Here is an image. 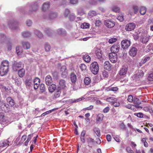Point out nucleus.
Instances as JSON below:
<instances>
[{
  "label": "nucleus",
  "mask_w": 153,
  "mask_h": 153,
  "mask_svg": "<svg viewBox=\"0 0 153 153\" xmlns=\"http://www.w3.org/2000/svg\"><path fill=\"white\" fill-rule=\"evenodd\" d=\"M9 70V62L7 60L2 61L0 67V75L3 76L6 75Z\"/></svg>",
  "instance_id": "f257e3e1"
},
{
  "label": "nucleus",
  "mask_w": 153,
  "mask_h": 153,
  "mask_svg": "<svg viewBox=\"0 0 153 153\" xmlns=\"http://www.w3.org/2000/svg\"><path fill=\"white\" fill-rule=\"evenodd\" d=\"M99 70V65L97 62H94L91 64L90 65V70L93 74H97Z\"/></svg>",
  "instance_id": "f03ea898"
},
{
  "label": "nucleus",
  "mask_w": 153,
  "mask_h": 153,
  "mask_svg": "<svg viewBox=\"0 0 153 153\" xmlns=\"http://www.w3.org/2000/svg\"><path fill=\"white\" fill-rule=\"evenodd\" d=\"M66 83L65 81L63 79H61L59 82V84L58 85V88L60 89H62L63 91V95H65L66 94V90L65 89L66 88Z\"/></svg>",
  "instance_id": "7ed1b4c3"
},
{
  "label": "nucleus",
  "mask_w": 153,
  "mask_h": 153,
  "mask_svg": "<svg viewBox=\"0 0 153 153\" xmlns=\"http://www.w3.org/2000/svg\"><path fill=\"white\" fill-rule=\"evenodd\" d=\"M24 64L21 62H15L13 65V69L14 71H18L20 68H22L24 67Z\"/></svg>",
  "instance_id": "20e7f679"
},
{
  "label": "nucleus",
  "mask_w": 153,
  "mask_h": 153,
  "mask_svg": "<svg viewBox=\"0 0 153 153\" xmlns=\"http://www.w3.org/2000/svg\"><path fill=\"white\" fill-rule=\"evenodd\" d=\"M115 22L111 19H107L104 21V25L108 28L113 27L115 25Z\"/></svg>",
  "instance_id": "39448f33"
},
{
  "label": "nucleus",
  "mask_w": 153,
  "mask_h": 153,
  "mask_svg": "<svg viewBox=\"0 0 153 153\" xmlns=\"http://www.w3.org/2000/svg\"><path fill=\"white\" fill-rule=\"evenodd\" d=\"M121 44L122 48L124 49H126L130 46L131 42L129 40L124 39L122 41Z\"/></svg>",
  "instance_id": "423d86ee"
},
{
  "label": "nucleus",
  "mask_w": 153,
  "mask_h": 153,
  "mask_svg": "<svg viewBox=\"0 0 153 153\" xmlns=\"http://www.w3.org/2000/svg\"><path fill=\"white\" fill-rule=\"evenodd\" d=\"M109 57L110 61L113 63H116L117 60V54L110 53L109 55Z\"/></svg>",
  "instance_id": "0eeeda50"
},
{
  "label": "nucleus",
  "mask_w": 153,
  "mask_h": 153,
  "mask_svg": "<svg viewBox=\"0 0 153 153\" xmlns=\"http://www.w3.org/2000/svg\"><path fill=\"white\" fill-rule=\"evenodd\" d=\"M120 45L119 44H115L113 45L111 48V53L117 54L120 49Z\"/></svg>",
  "instance_id": "6e6552de"
},
{
  "label": "nucleus",
  "mask_w": 153,
  "mask_h": 153,
  "mask_svg": "<svg viewBox=\"0 0 153 153\" xmlns=\"http://www.w3.org/2000/svg\"><path fill=\"white\" fill-rule=\"evenodd\" d=\"M95 49V53L96 56L98 59H100L101 60L102 59V51L100 49L98 48H96Z\"/></svg>",
  "instance_id": "1a4fd4ad"
},
{
  "label": "nucleus",
  "mask_w": 153,
  "mask_h": 153,
  "mask_svg": "<svg viewBox=\"0 0 153 153\" xmlns=\"http://www.w3.org/2000/svg\"><path fill=\"white\" fill-rule=\"evenodd\" d=\"M135 25L134 23H131L126 25L125 29L128 31H131L134 30L135 27Z\"/></svg>",
  "instance_id": "9d476101"
},
{
  "label": "nucleus",
  "mask_w": 153,
  "mask_h": 153,
  "mask_svg": "<svg viewBox=\"0 0 153 153\" xmlns=\"http://www.w3.org/2000/svg\"><path fill=\"white\" fill-rule=\"evenodd\" d=\"M32 79L31 76L27 78L25 81V84L27 88H30L32 85Z\"/></svg>",
  "instance_id": "9b49d317"
},
{
  "label": "nucleus",
  "mask_w": 153,
  "mask_h": 153,
  "mask_svg": "<svg viewBox=\"0 0 153 153\" xmlns=\"http://www.w3.org/2000/svg\"><path fill=\"white\" fill-rule=\"evenodd\" d=\"M128 71V67L126 66H123L120 68L119 74L120 75L125 76Z\"/></svg>",
  "instance_id": "f8f14e48"
},
{
  "label": "nucleus",
  "mask_w": 153,
  "mask_h": 153,
  "mask_svg": "<svg viewBox=\"0 0 153 153\" xmlns=\"http://www.w3.org/2000/svg\"><path fill=\"white\" fill-rule=\"evenodd\" d=\"M9 26L12 29L16 28L18 26V23L14 20L10 21L8 23Z\"/></svg>",
  "instance_id": "ddd939ff"
},
{
  "label": "nucleus",
  "mask_w": 153,
  "mask_h": 153,
  "mask_svg": "<svg viewBox=\"0 0 153 153\" xmlns=\"http://www.w3.org/2000/svg\"><path fill=\"white\" fill-rule=\"evenodd\" d=\"M7 37L4 34H0V43L3 44L7 42Z\"/></svg>",
  "instance_id": "4468645a"
},
{
  "label": "nucleus",
  "mask_w": 153,
  "mask_h": 153,
  "mask_svg": "<svg viewBox=\"0 0 153 153\" xmlns=\"http://www.w3.org/2000/svg\"><path fill=\"white\" fill-rule=\"evenodd\" d=\"M137 53V49L134 47H132L129 51V54L132 56H135Z\"/></svg>",
  "instance_id": "2eb2a0df"
},
{
  "label": "nucleus",
  "mask_w": 153,
  "mask_h": 153,
  "mask_svg": "<svg viewBox=\"0 0 153 153\" xmlns=\"http://www.w3.org/2000/svg\"><path fill=\"white\" fill-rule=\"evenodd\" d=\"M8 105L3 101L0 102V108L3 111H5L7 109Z\"/></svg>",
  "instance_id": "dca6fc26"
},
{
  "label": "nucleus",
  "mask_w": 153,
  "mask_h": 153,
  "mask_svg": "<svg viewBox=\"0 0 153 153\" xmlns=\"http://www.w3.org/2000/svg\"><path fill=\"white\" fill-rule=\"evenodd\" d=\"M6 101L7 102L8 106L13 107L14 105L15 102L14 100L11 97H9L6 99Z\"/></svg>",
  "instance_id": "f3484780"
},
{
  "label": "nucleus",
  "mask_w": 153,
  "mask_h": 153,
  "mask_svg": "<svg viewBox=\"0 0 153 153\" xmlns=\"http://www.w3.org/2000/svg\"><path fill=\"white\" fill-rule=\"evenodd\" d=\"M61 72H62V75L63 76H66L67 74L68 71L65 66L63 65L62 66L60 69Z\"/></svg>",
  "instance_id": "a211bd4d"
},
{
  "label": "nucleus",
  "mask_w": 153,
  "mask_h": 153,
  "mask_svg": "<svg viewBox=\"0 0 153 153\" xmlns=\"http://www.w3.org/2000/svg\"><path fill=\"white\" fill-rule=\"evenodd\" d=\"M0 118V120L1 124H6L7 123L8 121L7 118L6 116L1 115Z\"/></svg>",
  "instance_id": "6ab92c4d"
},
{
  "label": "nucleus",
  "mask_w": 153,
  "mask_h": 153,
  "mask_svg": "<svg viewBox=\"0 0 153 153\" xmlns=\"http://www.w3.org/2000/svg\"><path fill=\"white\" fill-rule=\"evenodd\" d=\"M22 44L23 47L25 49H28L30 47V44L28 42L23 41L22 42Z\"/></svg>",
  "instance_id": "aec40b11"
},
{
  "label": "nucleus",
  "mask_w": 153,
  "mask_h": 153,
  "mask_svg": "<svg viewBox=\"0 0 153 153\" xmlns=\"http://www.w3.org/2000/svg\"><path fill=\"white\" fill-rule=\"evenodd\" d=\"M57 15V13L56 12L51 13L48 17H46L45 16L43 17V18L45 19H47L48 18L50 19H53L56 17Z\"/></svg>",
  "instance_id": "412c9836"
},
{
  "label": "nucleus",
  "mask_w": 153,
  "mask_h": 153,
  "mask_svg": "<svg viewBox=\"0 0 153 153\" xmlns=\"http://www.w3.org/2000/svg\"><path fill=\"white\" fill-rule=\"evenodd\" d=\"M149 38L144 35V34L142 35L140 39V41L143 43H146L148 42Z\"/></svg>",
  "instance_id": "4be33fe9"
},
{
  "label": "nucleus",
  "mask_w": 153,
  "mask_h": 153,
  "mask_svg": "<svg viewBox=\"0 0 153 153\" xmlns=\"http://www.w3.org/2000/svg\"><path fill=\"white\" fill-rule=\"evenodd\" d=\"M45 82L46 84L48 85H50L52 82V79L51 76L48 75L45 78Z\"/></svg>",
  "instance_id": "5701e85b"
},
{
  "label": "nucleus",
  "mask_w": 153,
  "mask_h": 153,
  "mask_svg": "<svg viewBox=\"0 0 153 153\" xmlns=\"http://www.w3.org/2000/svg\"><path fill=\"white\" fill-rule=\"evenodd\" d=\"M70 79L72 83H74L76 82L77 80L76 76L75 74L72 73L70 75Z\"/></svg>",
  "instance_id": "b1692460"
},
{
  "label": "nucleus",
  "mask_w": 153,
  "mask_h": 153,
  "mask_svg": "<svg viewBox=\"0 0 153 153\" xmlns=\"http://www.w3.org/2000/svg\"><path fill=\"white\" fill-rule=\"evenodd\" d=\"M104 67L105 69L110 71L111 69V65L108 61H105L104 64Z\"/></svg>",
  "instance_id": "393cba45"
},
{
  "label": "nucleus",
  "mask_w": 153,
  "mask_h": 153,
  "mask_svg": "<svg viewBox=\"0 0 153 153\" xmlns=\"http://www.w3.org/2000/svg\"><path fill=\"white\" fill-rule=\"evenodd\" d=\"M147 8L145 7L141 6L140 7L139 11L141 15H144L146 13Z\"/></svg>",
  "instance_id": "a878e982"
},
{
  "label": "nucleus",
  "mask_w": 153,
  "mask_h": 153,
  "mask_svg": "<svg viewBox=\"0 0 153 153\" xmlns=\"http://www.w3.org/2000/svg\"><path fill=\"white\" fill-rule=\"evenodd\" d=\"M57 33L61 36H64L66 34V32L65 30L62 28H59L57 30Z\"/></svg>",
  "instance_id": "bb28decb"
},
{
  "label": "nucleus",
  "mask_w": 153,
  "mask_h": 153,
  "mask_svg": "<svg viewBox=\"0 0 153 153\" xmlns=\"http://www.w3.org/2000/svg\"><path fill=\"white\" fill-rule=\"evenodd\" d=\"M18 74L20 77H22L25 75V71L23 68L19 69L18 71Z\"/></svg>",
  "instance_id": "cd10ccee"
},
{
  "label": "nucleus",
  "mask_w": 153,
  "mask_h": 153,
  "mask_svg": "<svg viewBox=\"0 0 153 153\" xmlns=\"http://www.w3.org/2000/svg\"><path fill=\"white\" fill-rule=\"evenodd\" d=\"M9 142L7 140H2L0 142V147H3L9 146Z\"/></svg>",
  "instance_id": "c85d7f7f"
},
{
  "label": "nucleus",
  "mask_w": 153,
  "mask_h": 153,
  "mask_svg": "<svg viewBox=\"0 0 153 153\" xmlns=\"http://www.w3.org/2000/svg\"><path fill=\"white\" fill-rule=\"evenodd\" d=\"M50 4L49 2H45L44 3L42 6V10L45 11L46 10L48 9L50 7Z\"/></svg>",
  "instance_id": "c756f323"
},
{
  "label": "nucleus",
  "mask_w": 153,
  "mask_h": 153,
  "mask_svg": "<svg viewBox=\"0 0 153 153\" xmlns=\"http://www.w3.org/2000/svg\"><path fill=\"white\" fill-rule=\"evenodd\" d=\"M134 104H136L135 106L138 108H140V106L138 105L141 103V102L140 100L137 98L134 97Z\"/></svg>",
  "instance_id": "7c9ffc66"
},
{
  "label": "nucleus",
  "mask_w": 153,
  "mask_h": 153,
  "mask_svg": "<svg viewBox=\"0 0 153 153\" xmlns=\"http://www.w3.org/2000/svg\"><path fill=\"white\" fill-rule=\"evenodd\" d=\"M21 35L24 38H27L31 36V33L28 31H25L22 32Z\"/></svg>",
  "instance_id": "2f4dec72"
},
{
  "label": "nucleus",
  "mask_w": 153,
  "mask_h": 153,
  "mask_svg": "<svg viewBox=\"0 0 153 153\" xmlns=\"http://www.w3.org/2000/svg\"><path fill=\"white\" fill-rule=\"evenodd\" d=\"M16 51L17 54L18 55H20L22 53L23 50L21 46L18 45L16 48Z\"/></svg>",
  "instance_id": "473e14b6"
},
{
  "label": "nucleus",
  "mask_w": 153,
  "mask_h": 153,
  "mask_svg": "<svg viewBox=\"0 0 153 153\" xmlns=\"http://www.w3.org/2000/svg\"><path fill=\"white\" fill-rule=\"evenodd\" d=\"M45 85L44 84H41L40 86L39 93L42 94L44 93L45 94Z\"/></svg>",
  "instance_id": "72a5a7b5"
},
{
  "label": "nucleus",
  "mask_w": 153,
  "mask_h": 153,
  "mask_svg": "<svg viewBox=\"0 0 153 153\" xmlns=\"http://www.w3.org/2000/svg\"><path fill=\"white\" fill-rule=\"evenodd\" d=\"M56 89V86L55 84H52L48 88V90L50 92H53Z\"/></svg>",
  "instance_id": "f704fd0d"
},
{
  "label": "nucleus",
  "mask_w": 153,
  "mask_h": 153,
  "mask_svg": "<svg viewBox=\"0 0 153 153\" xmlns=\"http://www.w3.org/2000/svg\"><path fill=\"white\" fill-rule=\"evenodd\" d=\"M83 59L87 62H89L91 60L90 57L88 55L85 54L83 56Z\"/></svg>",
  "instance_id": "c9c22d12"
},
{
  "label": "nucleus",
  "mask_w": 153,
  "mask_h": 153,
  "mask_svg": "<svg viewBox=\"0 0 153 153\" xmlns=\"http://www.w3.org/2000/svg\"><path fill=\"white\" fill-rule=\"evenodd\" d=\"M61 89L57 88L56 91L54 94V97L56 98H58L60 97L61 93Z\"/></svg>",
  "instance_id": "e433bc0d"
},
{
  "label": "nucleus",
  "mask_w": 153,
  "mask_h": 153,
  "mask_svg": "<svg viewBox=\"0 0 153 153\" xmlns=\"http://www.w3.org/2000/svg\"><path fill=\"white\" fill-rule=\"evenodd\" d=\"M34 33L39 38L41 39L43 37V34L39 30H36Z\"/></svg>",
  "instance_id": "4c0bfd02"
},
{
  "label": "nucleus",
  "mask_w": 153,
  "mask_h": 153,
  "mask_svg": "<svg viewBox=\"0 0 153 153\" xmlns=\"http://www.w3.org/2000/svg\"><path fill=\"white\" fill-rule=\"evenodd\" d=\"M97 14V12L95 11L91 10L88 13V16L90 17L96 16Z\"/></svg>",
  "instance_id": "58836bf2"
},
{
  "label": "nucleus",
  "mask_w": 153,
  "mask_h": 153,
  "mask_svg": "<svg viewBox=\"0 0 153 153\" xmlns=\"http://www.w3.org/2000/svg\"><path fill=\"white\" fill-rule=\"evenodd\" d=\"M80 68L82 71L84 72H87V70L86 65L84 64H81L79 66Z\"/></svg>",
  "instance_id": "ea45409f"
},
{
  "label": "nucleus",
  "mask_w": 153,
  "mask_h": 153,
  "mask_svg": "<svg viewBox=\"0 0 153 153\" xmlns=\"http://www.w3.org/2000/svg\"><path fill=\"white\" fill-rule=\"evenodd\" d=\"M104 116L101 114H98L97 116V120L98 122H100L102 121Z\"/></svg>",
  "instance_id": "a19ab883"
},
{
  "label": "nucleus",
  "mask_w": 153,
  "mask_h": 153,
  "mask_svg": "<svg viewBox=\"0 0 153 153\" xmlns=\"http://www.w3.org/2000/svg\"><path fill=\"white\" fill-rule=\"evenodd\" d=\"M90 24L87 23H84L81 25V27L83 29L88 28L89 27Z\"/></svg>",
  "instance_id": "79ce46f5"
},
{
  "label": "nucleus",
  "mask_w": 153,
  "mask_h": 153,
  "mask_svg": "<svg viewBox=\"0 0 153 153\" xmlns=\"http://www.w3.org/2000/svg\"><path fill=\"white\" fill-rule=\"evenodd\" d=\"M44 47L46 51L48 52L50 51L51 48V46L49 44L46 43Z\"/></svg>",
  "instance_id": "37998d69"
},
{
  "label": "nucleus",
  "mask_w": 153,
  "mask_h": 153,
  "mask_svg": "<svg viewBox=\"0 0 153 153\" xmlns=\"http://www.w3.org/2000/svg\"><path fill=\"white\" fill-rule=\"evenodd\" d=\"M132 8L134 11V14H137L138 12L140 7L137 5H134L133 6Z\"/></svg>",
  "instance_id": "c03bdc74"
},
{
  "label": "nucleus",
  "mask_w": 153,
  "mask_h": 153,
  "mask_svg": "<svg viewBox=\"0 0 153 153\" xmlns=\"http://www.w3.org/2000/svg\"><path fill=\"white\" fill-rule=\"evenodd\" d=\"M84 82L85 85H89L91 82V79L90 78L88 77H86L84 79Z\"/></svg>",
  "instance_id": "a18cd8bd"
},
{
  "label": "nucleus",
  "mask_w": 153,
  "mask_h": 153,
  "mask_svg": "<svg viewBox=\"0 0 153 153\" xmlns=\"http://www.w3.org/2000/svg\"><path fill=\"white\" fill-rule=\"evenodd\" d=\"M150 59L149 56H147L145 57L144 59H142L141 62V63L142 64L145 63L147 61H149Z\"/></svg>",
  "instance_id": "49530a36"
},
{
  "label": "nucleus",
  "mask_w": 153,
  "mask_h": 153,
  "mask_svg": "<svg viewBox=\"0 0 153 153\" xmlns=\"http://www.w3.org/2000/svg\"><path fill=\"white\" fill-rule=\"evenodd\" d=\"M45 33L48 34V35L50 36L52 34V33L51 31V30L49 28H45Z\"/></svg>",
  "instance_id": "de8ad7c7"
},
{
  "label": "nucleus",
  "mask_w": 153,
  "mask_h": 153,
  "mask_svg": "<svg viewBox=\"0 0 153 153\" xmlns=\"http://www.w3.org/2000/svg\"><path fill=\"white\" fill-rule=\"evenodd\" d=\"M106 100L109 102H113L116 101V99L115 98L113 97H110L107 98L106 99Z\"/></svg>",
  "instance_id": "09e8293b"
},
{
  "label": "nucleus",
  "mask_w": 153,
  "mask_h": 153,
  "mask_svg": "<svg viewBox=\"0 0 153 153\" xmlns=\"http://www.w3.org/2000/svg\"><path fill=\"white\" fill-rule=\"evenodd\" d=\"M54 111V109H53L50 110H49L48 111H47L43 113L42 114L41 116V117H43L46 115H47L48 114H49V113H51L53 111Z\"/></svg>",
  "instance_id": "8fccbe9b"
},
{
  "label": "nucleus",
  "mask_w": 153,
  "mask_h": 153,
  "mask_svg": "<svg viewBox=\"0 0 153 153\" xmlns=\"http://www.w3.org/2000/svg\"><path fill=\"white\" fill-rule=\"evenodd\" d=\"M40 79L38 77H36L33 80V83L34 84H39L40 83Z\"/></svg>",
  "instance_id": "3c124183"
},
{
  "label": "nucleus",
  "mask_w": 153,
  "mask_h": 153,
  "mask_svg": "<svg viewBox=\"0 0 153 153\" xmlns=\"http://www.w3.org/2000/svg\"><path fill=\"white\" fill-rule=\"evenodd\" d=\"M134 115L139 118H143V114L142 113H134Z\"/></svg>",
  "instance_id": "603ef678"
},
{
  "label": "nucleus",
  "mask_w": 153,
  "mask_h": 153,
  "mask_svg": "<svg viewBox=\"0 0 153 153\" xmlns=\"http://www.w3.org/2000/svg\"><path fill=\"white\" fill-rule=\"evenodd\" d=\"M15 83L16 85L19 86L21 85L22 83V81L20 79H17L16 80Z\"/></svg>",
  "instance_id": "864d4df0"
},
{
  "label": "nucleus",
  "mask_w": 153,
  "mask_h": 153,
  "mask_svg": "<svg viewBox=\"0 0 153 153\" xmlns=\"http://www.w3.org/2000/svg\"><path fill=\"white\" fill-rule=\"evenodd\" d=\"M117 40V38H112L109 39L108 42L112 44L114 42H116Z\"/></svg>",
  "instance_id": "5fc2aeb1"
},
{
  "label": "nucleus",
  "mask_w": 153,
  "mask_h": 153,
  "mask_svg": "<svg viewBox=\"0 0 153 153\" xmlns=\"http://www.w3.org/2000/svg\"><path fill=\"white\" fill-rule=\"evenodd\" d=\"M94 131L96 134L98 136L100 134L99 129L97 128H95L94 129Z\"/></svg>",
  "instance_id": "6e6d98bb"
},
{
  "label": "nucleus",
  "mask_w": 153,
  "mask_h": 153,
  "mask_svg": "<svg viewBox=\"0 0 153 153\" xmlns=\"http://www.w3.org/2000/svg\"><path fill=\"white\" fill-rule=\"evenodd\" d=\"M38 7V5L36 2L32 6L33 10L34 11L36 10L37 9Z\"/></svg>",
  "instance_id": "4d7b16f0"
},
{
  "label": "nucleus",
  "mask_w": 153,
  "mask_h": 153,
  "mask_svg": "<svg viewBox=\"0 0 153 153\" xmlns=\"http://www.w3.org/2000/svg\"><path fill=\"white\" fill-rule=\"evenodd\" d=\"M70 13V11L68 9H66L64 13V15L65 17L67 16Z\"/></svg>",
  "instance_id": "13d9d810"
},
{
  "label": "nucleus",
  "mask_w": 153,
  "mask_h": 153,
  "mask_svg": "<svg viewBox=\"0 0 153 153\" xmlns=\"http://www.w3.org/2000/svg\"><path fill=\"white\" fill-rule=\"evenodd\" d=\"M148 79L149 81L153 80V72L150 74L147 78Z\"/></svg>",
  "instance_id": "bf43d9fd"
},
{
  "label": "nucleus",
  "mask_w": 153,
  "mask_h": 153,
  "mask_svg": "<svg viewBox=\"0 0 153 153\" xmlns=\"http://www.w3.org/2000/svg\"><path fill=\"white\" fill-rule=\"evenodd\" d=\"M69 18L71 21H74L75 19V16L73 14L70 15Z\"/></svg>",
  "instance_id": "052dcab7"
},
{
  "label": "nucleus",
  "mask_w": 153,
  "mask_h": 153,
  "mask_svg": "<svg viewBox=\"0 0 153 153\" xmlns=\"http://www.w3.org/2000/svg\"><path fill=\"white\" fill-rule=\"evenodd\" d=\"M134 100L133 96L131 95H130L128 96L127 100L130 102H132Z\"/></svg>",
  "instance_id": "680f3d73"
},
{
  "label": "nucleus",
  "mask_w": 153,
  "mask_h": 153,
  "mask_svg": "<svg viewBox=\"0 0 153 153\" xmlns=\"http://www.w3.org/2000/svg\"><path fill=\"white\" fill-rule=\"evenodd\" d=\"M87 141L88 144L91 143H93L94 142V140L91 138H88L87 139Z\"/></svg>",
  "instance_id": "e2e57ef3"
},
{
  "label": "nucleus",
  "mask_w": 153,
  "mask_h": 153,
  "mask_svg": "<svg viewBox=\"0 0 153 153\" xmlns=\"http://www.w3.org/2000/svg\"><path fill=\"white\" fill-rule=\"evenodd\" d=\"M93 108H94V106L93 105H91L89 107H88L84 108L83 109V110H92V109H93Z\"/></svg>",
  "instance_id": "0e129e2a"
},
{
  "label": "nucleus",
  "mask_w": 153,
  "mask_h": 153,
  "mask_svg": "<svg viewBox=\"0 0 153 153\" xmlns=\"http://www.w3.org/2000/svg\"><path fill=\"white\" fill-rule=\"evenodd\" d=\"M112 104L114 106L117 107L120 105V104L119 102L115 101L113 102Z\"/></svg>",
  "instance_id": "69168bd1"
},
{
  "label": "nucleus",
  "mask_w": 153,
  "mask_h": 153,
  "mask_svg": "<svg viewBox=\"0 0 153 153\" xmlns=\"http://www.w3.org/2000/svg\"><path fill=\"white\" fill-rule=\"evenodd\" d=\"M117 19L120 22H122L124 20L123 16L121 14V16H118Z\"/></svg>",
  "instance_id": "338daca9"
},
{
  "label": "nucleus",
  "mask_w": 153,
  "mask_h": 153,
  "mask_svg": "<svg viewBox=\"0 0 153 153\" xmlns=\"http://www.w3.org/2000/svg\"><path fill=\"white\" fill-rule=\"evenodd\" d=\"M126 150L128 153H134L133 151L129 147H128L126 148Z\"/></svg>",
  "instance_id": "774afa93"
}]
</instances>
